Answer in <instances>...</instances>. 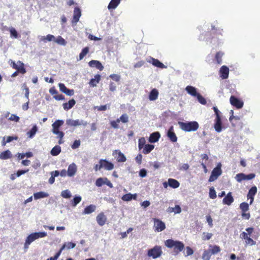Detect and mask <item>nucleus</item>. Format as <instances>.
Here are the masks:
<instances>
[{"instance_id":"nucleus-1","label":"nucleus","mask_w":260,"mask_h":260,"mask_svg":"<svg viewBox=\"0 0 260 260\" xmlns=\"http://www.w3.org/2000/svg\"><path fill=\"white\" fill-rule=\"evenodd\" d=\"M165 245L169 248H173L175 255L178 254L184 248V244L183 242L172 239H168L165 241Z\"/></svg>"},{"instance_id":"nucleus-2","label":"nucleus","mask_w":260,"mask_h":260,"mask_svg":"<svg viewBox=\"0 0 260 260\" xmlns=\"http://www.w3.org/2000/svg\"><path fill=\"white\" fill-rule=\"evenodd\" d=\"M181 129L185 132H191L197 131L199 127V123L195 121L190 122H179Z\"/></svg>"},{"instance_id":"nucleus-3","label":"nucleus","mask_w":260,"mask_h":260,"mask_svg":"<svg viewBox=\"0 0 260 260\" xmlns=\"http://www.w3.org/2000/svg\"><path fill=\"white\" fill-rule=\"evenodd\" d=\"M47 236V233L45 232H36L30 234L26 239L24 247L27 248L28 245L33 241L40 238H43Z\"/></svg>"},{"instance_id":"nucleus-4","label":"nucleus","mask_w":260,"mask_h":260,"mask_svg":"<svg viewBox=\"0 0 260 260\" xmlns=\"http://www.w3.org/2000/svg\"><path fill=\"white\" fill-rule=\"evenodd\" d=\"M11 62L10 65L12 68L16 70V71L19 74H24L26 73V70L25 68L24 64L22 61L18 60L17 63H16L14 61L10 60L9 62Z\"/></svg>"},{"instance_id":"nucleus-5","label":"nucleus","mask_w":260,"mask_h":260,"mask_svg":"<svg viewBox=\"0 0 260 260\" xmlns=\"http://www.w3.org/2000/svg\"><path fill=\"white\" fill-rule=\"evenodd\" d=\"M162 253V251L161 246L156 245L148 250L147 255L155 259L160 257Z\"/></svg>"},{"instance_id":"nucleus-6","label":"nucleus","mask_w":260,"mask_h":260,"mask_svg":"<svg viewBox=\"0 0 260 260\" xmlns=\"http://www.w3.org/2000/svg\"><path fill=\"white\" fill-rule=\"evenodd\" d=\"M221 165L219 164L212 171L211 174L209 177V181L213 182L216 180L222 174Z\"/></svg>"},{"instance_id":"nucleus-7","label":"nucleus","mask_w":260,"mask_h":260,"mask_svg":"<svg viewBox=\"0 0 260 260\" xmlns=\"http://www.w3.org/2000/svg\"><path fill=\"white\" fill-rule=\"evenodd\" d=\"M255 176L253 173H251L248 175H245L244 173H241L237 174L235 176V179L238 182H241L243 180H249L252 179Z\"/></svg>"},{"instance_id":"nucleus-8","label":"nucleus","mask_w":260,"mask_h":260,"mask_svg":"<svg viewBox=\"0 0 260 260\" xmlns=\"http://www.w3.org/2000/svg\"><path fill=\"white\" fill-rule=\"evenodd\" d=\"M153 229L155 232H159L164 231L166 229L165 222L157 218H154Z\"/></svg>"},{"instance_id":"nucleus-9","label":"nucleus","mask_w":260,"mask_h":260,"mask_svg":"<svg viewBox=\"0 0 260 260\" xmlns=\"http://www.w3.org/2000/svg\"><path fill=\"white\" fill-rule=\"evenodd\" d=\"M66 124L69 126H77L83 125V126H86L87 122L83 120H80L79 119L73 120L72 119H67L66 121Z\"/></svg>"},{"instance_id":"nucleus-10","label":"nucleus","mask_w":260,"mask_h":260,"mask_svg":"<svg viewBox=\"0 0 260 260\" xmlns=\"http://www.w3.org/2000/svg\"><path fill=\"white\" fill-rule=\"evenodd\" d=\"M104 184H106L110 188L113 187L112 183L109 181L107 178H99L95 181V185L98 187H101Z\"/></svg>"},{"instance_id":"nucleus-11","label":"nucleus","mask_w":260,"mask_h":260,"mask_svg":"<svg viewBox=\"0 0 260 260\" xmlns=\"http://www.w3.org/2000/svg\"><path fill=\"white\" fill-rule=\"evenodd\" d=\"M230 102L232 106L237 109H241L243 106V102L234 95L230 97Z\"/></svg>"},{"instance_id":"nucleus-12","label":"nucleus","mask_w":260,"mask_h":260,"mask_svg":"<svg viewBox=\"0 0 260 260\" xmlns=\"http://www.w3.org/2000/svg\"><path fill=\"white\" fill-rule=\"evenodd\" d=\"M113 155L116 158L117 162H125L126 160L125 155L119 150H114Z\"/></svg>"},{"instance_id":"nucleus-13","label":"nucleus","mask_w":260,"mask_h":260,"mask_svg":"<svg viewBox=\"0 0 260 260\" xmlns=\"http://www.w3.org/2000/svg\"><path fill=\"white\" fill-rule=\"evenodd\" d=\"M99 162L101 163L102 168H104L106 170L110 171L114 169V165L106 159H100Z\"/></svg>"},{"instance_id":"nucleus-14","label":"nucleus","mask_w":260,"mask_h":260,"mask_svg":"<svg viewBox=\"0 0 260 260\" xmlns=\"http://www.w3.org/2000/svg\"><path fill=\"white\" fill-rule=\"evenodd\" d=\"M96 220L99 225L103 226L106 223L107 218L104 212H101L97 215Z\"/></svg>"},{"instance_id":"nucleus-15","label":"nucleus","mask_w":260,"mask_h":260,"mask_svg":"<svg viewBox=\"0 0 260 260\" xmlns=\"http://www.w3.org/2000/svg\"><path fill=\"white\" fill-rule=\"evenodd\" d=\"M257 192V187L255 186H252L248 191L247 195V199H250L249 204L251 205L254 201V196Z\"/></svg>"},{"instance_id":"nucleus-16","label":"nucleus","mask_w":260,"mask_h":260,"mask_svg":"<svg viewBox=\"0 0 260 260\" xmlns=\"http://www.w3.org/2000/svg\"><path fill=\"white\" fill-rule=\"evenodd\" d=\"M234 199L232 196V193L231 192H229L223 199L222 203L224 205L230 206L234 202Z\"/></svg>"},{"instance_id":"nucleus-17","label":"nucleus","mask_w":260,"mask_h":260,"mask_svg":"<svg viewBox=\"0 0 260 260\" xmlns=\"http://www.w3.org/2000/svg\"><path fill=\"white\" fill-rule=\"evenodd\" d=\"M220 77L223 79H226L229 77V69L225 66H222L219 70Z\"/></svg>"},{"instance_id":"nucleus-18","label":"nucleus","mask_w":260,"mask_h":260,"mask_svg":"<svg viewBox=\"0 0 260 260\" xmlns=\"http://www.w3.org/2000/svg\"><path fill=\"white\" fill-rule=\"evenodd\" d=\"M81 15V10L78 7H75L74 10V15L72 20V23L76 24L79 20Z\"/></svg>"},{"instance_id":"nucleus-19","label":"nucleus","mask_w":260,"mask_h":260,"mask_svg":"<svg viewBox=\"0 0 260 260\" xmlns=\"http://www.w3.org/2000/svg\"><path fill=\"white\" fill-rule=\"evenodd\" d=\"M89 66L91 68H96L100 71L104 69V67L100 61L92 60L88 62Z\"/></svg>"},{"instance_id":"nucleus-20","label":"nucleus","mask_w":260,"mask_h":260,"mask_svg":"<svg viewBox=\"0 0 260 260\" xmlns=\"http://www.w3.org/2000/svg\"><path fill=\"white\" fill-rule=\"evenodd\" d=\"M246 231L247 233L243 232L240 234V238L245 240V241H246L250 237L248 236H250L251 234L253 232L254 228L252 227L248 228L246 229Z\"/></svg>"},{"instance_id":"nucleus-21","label":"nucleus","mask_w":260,"mask_h":260,"mask_svg":"<svg viewBox=\"0 0 260 260\" xmlns=\"http://www.w3.org/2000/svg\"><path fill=\"white\" fill-rule=\"evenodd\" d=\"M214 127L215 128V130L217 133H220L221 132L222 127L221 117H218L217 118H215Z\"/></svg>"},{"instance_id":"nucleus-22","label":"nucleus","mask_w":260,"mask_h":260,"mask_svg":"<svg viewBox=\"0 0 260 260\" xmlns=\"http://www.w3.org/2000/svg\"><path fill=\"white\" fill-rule=\"evenodd\" d=\"M167 136L172 142H176L177 141V137L173 131V126H172L169 129L167 133Z\"/></svg>"},{"instance_id":"nucleus-23","label":"nucleus","mask_w":260,"mask_h":260,"mask_svg":"<svg viewBox=\"0 0 260 260\" xmlns=\"http://www.w3.org/2000/svg\"><path fill=\"white\" fill-rule=\"evenodd\" d=\"M149 63H152L154 66L160 69L166 68V66H165L162 62H161L158 59L150 57V60L148 61Z\"/></svg>"},{"instance_id":"nucleus-24","label":"nucleus","mask_w":260,"mask_h":260,"mask_svg":"<svg viewBox=\"0 0 260 260\" xmlns=\"http://www.w3.org/2000/svg\"><path fill=\"white\" fill-rule=\"evenodd\" d=\"M68 176L69 177L73 176L77 172V167L74 163L69 165L68 169Z\"/></svg>"},{"instance_id":"nucleus-25","label":"nucleus","mask_w":260,"mask_h":260,"mask_svg":"<svg viewBox=\"0 0 260 260\" xmlns=\"http://www.w3.org/2000/svg\"><path fill=\"white\" fill-rule=\"evenodd\" d=\"M160 137V135L159 132H154L150 134L149 141L150 143H155L158 141Z\"/></svg>"},{"instance_id":"nucleus-26","label":"nucleus","mask_w":260,"mask_h":260,"mask_svg":"<svg viewBox=\"0 0 260 260\" xmlns=\"http://www.w3.org/2000/svg\"><path fill=\"white\" fill-rule=\"evenodd\" d=\"M76 104V101L74 99L69 100L68 103H65L62 104L63 108L64 110L68 111Z\"/></svg>"},{"instance_id":"nucleus-27","label":"nucleus","mask_w":260,"mask_h":260,"mask_svg":"<svg viewBox=\"0 0 260 260\" xmlns=\"http://www.w3.org/2000/svg\"><path fill=\"white\" fill-rule=\"evenodd\" d=\"M185 90L188 94L194 97H196L198 93L197 89L194 87L190 85L187 86L185 88Z\"/></svg>"},{"instance_id":"nucleus-28","label":"nucleus","mask_w":260,"mask_h":260,"mask_svg":"<svg viewBox=\"0 0 260 260\" xmlns=\"http://www.w3.org/2000/svg\"><path fill=\"white\" fill-rule=\"evenodd\" d=\"M12 157V153L9 150H7L0 153V159L2 160L8 159Z\"/></svg>"},{"instance_id":"nucleus-29","label":"nucleus","mask_w":260,"mask_h":260,"mask_svg":"<svg viewBox=\"0 0 260 260\" xmlns=\"http://www.w3.org/2000/svg\"><path fill=\"white\" fill-rule=\"evenodd\" d=\"M101 75L99 74L95 75L94 78H92L89 81V85L92 87L96 86L101 80Z\"/></svg>"},{"instance_id":"nucleus-30","label":"nucleus","mask_w":260,"mask_h":260,"mask_svg":"<svg viewBox=\"0 0 260 260\" xmlns=\"http://www.w3.org/2000/svg\"><path fill=\"white\" fill-rule=\"evenodd\" d=\"M169 186L173 188H177L180 185V183L176 179L169 178L168 179Z\"/></svg>"},{"instance_id":"nucleus-31","label":"nucleus","mask_w":260,"mask_h":260,"mask_svg":"<svg viewBox=\"0 0 260 260\" xmlns=\"http://www.w3.org/2000/svg\"><path fill=\"white\" fill-rule=\"evenodd\" d=\"M121 0H111L109 3L108 8L109 10L115 9L120 4Z\"/></svg>"},{"instance_id":"nucleus-32","label":"nucleus","mask_w":260,"mask_h":260,"mask_svg":"<svg viewBox=\"0 0 260 260\" xmlns=\"http://www.w3.org/2000/svg\"><path fill=\"white\" fill-rule=\"evenodd\" d=\"M158 92L156 89H153L149 95V99L150 101H154L158 98Z\"/></svg>"},{"instance_id":"nucleus-33","label":"nucleus","mask_w":260,"mask_h":260,"mask_svg":"<svg viewBox=\"0 0 260 260\" xmlns=\"http://www.w3.org/2000/svg\"><path fill=\"white\" fill-rule=\"evenodd\" d=\"M49 196L48 193L40 191L34 194V197L35 200H38L41 198H46Z\"/></svg>"},{"instance_id":"nucleus-34","label":"nucleus","mask_w":260,"mask_h":260,"mask_svg":"<svg viewBox=\"0 0 260 260\" xmlns=\"http://www.w3.org/2000/svg\"><path fill=\"white\" fill-rule=\"evenodd\" d=\"M154 148V146L152 144H146L143 148V150L142 152L147 154L149 153Z\"/></svg>"},{"instance_id":"nucleus-35","label":"nucleus","mask_w":260,"mask_h":260,"mask_svg":"<svg viewBox=\"0 0 260 260\" xmlns=\"http://www.w3.org/2000/svg\"><path fill=\"white\" fill-rule=\"evenodd\" d=\"M96 209V206L94 205H90L85 208L83 213L84 214H89L94 212Z\"/></svg>"},{"instance_id":"nucleus-36","label":"nucleus","mask_w":260,"mask_h":260,"mask_svg":"<svg viewBox=\"0 0 260 260\" xmlns=\"http://www.w3.org/2000/svg\"><path fill=\"white\" fill-rule=\"evenodd\" d=\"M61 150L60 146L56 145L51 149L50 153L52 156H57L60 153Z\"/></svg>"},{"instance_id":"nucleus-37","label":"nucleus","mask_w":260,"mask_h":260,"mask_svg":"<svg viewBox=\"0 0 260 260\" xmlns=\"http://www.w3.org/2000/svg\"><path fill=\"white\" fill-rule=\"evenodd\" d=\"M137 198L136 194H132L130 193L124 194L122 197V200L124 201H129L132 200L133 199H136Z\"/></svg>"},{"instance_id":"nucleus-38","label":"nucleus","mask_w":260,"mask_h":260,"mask_svg":"<svg viewBox=\"0 0 260 260\" xmlns=\"http://www.w3.org/2000/svg\"><path fill=\"white\" fill-rule=\"evenodd\" d=\"M41 40L42 41H43L44 42L46 43L47 41L51 42V41H54L55 40V37L52 35L49 34L47 35L46 36H43L42 37Z\"/></svg>"},{"instance_id":"nucleus-39","label":"nucleus","mask_w":260,"mask_h":260,"mask_svg":"<svg viewBox=\"0 0 260 260\" xmlns=\"http://www.w3.org/2000/svg\"><path fill=\"white\" fill-rule=\"evenodd\" d=\"M223 55V53L221 51L216 53L215 56V60L217 64H220L222 63V57Z\"/></svg>"},{"instance_id":"nucleus-40","label":"nucleus","mask_w":260,"mask_h":260,"mask_svg":"<svg viewBox=\"0 0 260 260\" xmlns=\"http://www.w3.org/2000/svg\"><path fill=\"white\" fill-rule=\"evenodd\" d=\"M37 131L38 127L37 125H34L31 129L27 133V135L29 138H32L35 135Z\"/></svg>"},{"instance_id":"nucleus-41","label":"nucleus","mask_w":260,"mask_h":260,"mask_svg":"<svg viewBox=\"0 0 260 260\" xmlns=\"http://www.w3.org/2000/svg\"><path fill=\"white\" fill-rule=\"evenodd\" d=\"M89 48L88 47H84L81 51V53L79 54V60H82L84 56L86 55V54L89 52Z\"/></svg>"},{"instance_id":"nucleus-42","label":"nucleus","mask_w":260,"mask_h":260,"mask_svg":"<svg viewBox=\"0 0 260 260\" xmlns=\"http://www.w3.org/2000/svg\"><path fill=\"white\" fill-rule=\"evenodd\" d=\"M66 245H63L60 250L55 254L53 257H50L46 260H56L60 255L62 251L65 248Z\"/></svg>"},{"instance_id":"nucleus-43","label":"nucleus","mask_w":260,"mask_h":260,"mask_svg":"<svg viewBox=\"0 0 260 260\" xmlns=\"http://www.w3.org/2000/svg\"><path fill=\"white\" fill-rule=\"evenodd\" d=\"M212 254L209 250H205L202 255V258L204 260H209L210 259Z\"/></svg>"},{"instance_id":"nucleus-44","label":"nucleus","mask_w":260,"mask_h":260,"mask_svg":"<svg viewBox=\"0 0 260 260\" xmlns=\"http://www.w3.org/2000/svg\"><path fill=\"white\" fill-rule=\"evenodd\" d=\"M54 42L62 45H65L66 44V41L61 36H59L56 38H55Z\"/></svg>"},{"instance_id":"nucleus-45","label":"nucleus","mask_w":260,"mask_h":260,"mask_svg":"<svg viewBox=\"0 0 260 260\" xmlns=\"http://www.w3.org/2000/svg\"><path fill=\"white\" fill-rule=\"evenodd\" d=\"M146 140L145 138L142 137L139 139L138 141V148L139 150H141L144 146L146 145Z\"/></svg>"},{"instance_id":"nucleus-46","label":"nucleus","mask_w":260,"mask_h":260,"mask_svg":"<svg viewBox=\"0 0 260 260\" xmlns=\"http://www.w3.org/2000/svg\"><path fill=\"white\" fill-rule=\"evenodd\" d=\"M81 197L80 196H76L74 198L73 200L71 201V204L73 207L77 206L81 201Z\"/></svg>"},{"instance_id":"nucleus-47","label":"nucleus","mask_w":260,"mask_h":260,"mask_svg":"<svg viewBox=\"0 0 260 260\" xmlns=\"http://www.w3.org/2000/svg\"><path fill=\"white\" fill-rule=\"evenodd\" d=\"M240 209L241 210L242 212H247L249 209V205L248 203L245 202H243L240 205Z\"/></svg>"},{"instance_id":"nucleus-48","label":"nucleus","mask_w":260,"mask_h":260,"mask_svg":"<svg viewBox=\"0 0 260 260\" xmlns=\"http://www.w3.org/2000/svg\"><path fill=\"white\" fill-rule=\"evenodd\" d=\"M210 247H211V246ZM209 250L210 251V252L212 254H215L220 251V248L219 246L217 245H214L212 246V248Z\"/></svg>"},{"instance_id":"nucleus-49","label":"nucleus","mask_w":260,"mask_h":260,"mask_svg":"<svg viewBox=\"0 0 260 260\" xmlns=\"http://www.w3.org/2000/svg\"><path fill=\"white\" fill-rule=\"evenodd\" d=\"M198 101L202 105H205L207 103L206 99L199 93L196 96Z\"/></svg>"},{"instance_id":"nucleus-50","label":"nucleus","mask_w":260,"mask_h":260,"mask_svg":"<svg viewBox=\"0 0 260 260\" xmlns=\"http://www.w3.org/2000/svg\"><path fill=\"white\" fill-rule=\"evenodd\" d=\"M209 197L212 199H215L217 197L216 192L213 187H211L210 188Z\"/></svg>"},{"instance_id":"nucleus-51","label":"nucleus","mask_w":260,"mask_h":260,"mask_svg":"<svg viewBox=\"0 0 260 260\" xmlns=\"http://www.w3.org/2000/svg\"><path fill=\"white\" fill-rule=\"evenodd\" d=\"M63 124V121L62 120H57L52 124L53 128H59Z\"/></svg>"},{"instance_id":"nucleus-52","label":"nucleus","mask_w":260,"mask_h":260,"mask_svg":"<svg viewBox=\"0 0 260 260\" xmlns=\"http://www.w3.org/2000/svg\"><path fill=\"white\" fill-rule=\"evenodd\" d=\"M213 234L212 233H208L204 232L202 235V239L204 241L208 240L211 238Z\"/></svg>"},{"instance_id":"nucleus-53","label":"nucleus","mask_w":260,"mask_h":260,"mask_svg":"<svg viewBox=\"0 0 260 260\" xmlns=\"http://www.w3.org/2000/svg\"><path fill=\"white\" fill-rule=\"evenodd\" d=\"M61 196L66 199H69L71 197V192L69 190H65L61 192Z\"/></svg>"},{"instance_id":"nucleus-54","label":"nucleus","mask_w":260,"mask_h":260,"mask_svg":"<svg viewBox=\"0 0 260 260\" xmlns=\"http://www.w3.org/2000/svg\"><path fill=\"white\" fill-rule=\"evenodd\" d=\"M10 32V36L11 37H14V38H18V34L17 31L16 30V29L12 27L9 30Z\"/></svg>"},{"instance_id":"nucleus-55","label":"nucleus","mask_w":260,"mask_h":260,"mask_svg":"<svg viewBox=\"0 0 260 260\" xmlns=\"http://www.w3.org/2000/svg\"><path fill=\"white\" fill-rule=\"evenodd\" d=\"M109 77L116 82H119L120 80V76L118 74H113L109 76Z\"/></svg>"},{"instance_id":"nucleus-56","label":"nucleus","mask_w":260,"mask_h":260,"mask_svg":"<svg viewBox=\"0 0 260 260\" xmlns=\"http://www.w3.org/2000/svg\"><path fill=\"white\" fill-rule=\"evenodd\" d=\"M120 121H121L123 123H127L128 121V117L127 114H122L120 118Z\"/></svg>"},{"instance_id":"nucleus-57","label":"nucleus","mask_w":260,"mask_h":260,"mask_svg":"<svg viewBox=\"0 0 260 260\" xmlns=\"http://www.w3.org/2000/svg\"><path fill=\"white\" fill-rule=\"evenodd\" d=\"M18 138L17 137H12V136H8L7 138V140L6 142H3L2 143V145L3 146H5L7 143H10L11 142V141H12L13 140H17Z\"/></svg>"},{"instance_id":"nucleus-58","label":"nucleus","mask_w":260,"mask_h":260,"mask_svg":"<svg viewBox=\"0 0 260 260\" xmlns=\"http://www.w3.org/2000/svg\"><path fill=\"white\" fill-rule=\"evenodd\" d=\"M119 122H120V119H117L116 120H115V121L113 120V121H111L110 124L112 127H113L114 128H118V123H119Z\"/></svg>"},{"instance_id":"nucleus-59","label":"nucleus","mask_w":260,"mask_h":260,"mask_svg":"<svg viewBox=\"0 0 260 260\" xmlns=\"http://www.w3.org/2000/svg\"><path fill=\"white\" fill-rule=\"evenodd\" d=\"M186 254H185V256L191 255L193 253V250H192V249L191 247H190L189 246H187L186 247Z\"/></svg>"},{"instance_id":"nucleus-60","label":"nucleus","mask_w":260,"mask_h":260,"mask_svg":"<svg viewBox=\"0 0 260 260\" xmlns=\"http://www.w3.org/2000/svg\"><path fill=\"white\" fill-rule=\"evenodd\" d=\"M19 119L20 118L19 116H17L15 114H12L10 117L9 118V120L15 122H18L19 121Z\"/></svg>"},{"instance_id":"nucleus-61","label":"nucleus","mask_w":260,"mask_h":260,"mask_svg":"<svg viewBox=\"0 0 260 260\" xmlns=\"http://www.w3.org/2000/svg\"><path fill=\"white\" fill-rule=\"evenodd\" d=\"M256 244V242L250 237H249L246 241H245V244L249 245H254Z\"/></svg>"},{"instance_id":"nucleus-62","label":"nucleus","mask_w":260,"mask_h":260,"mask_svg":"<svg viewBox=\"0 0 260 260\" xmlns=\"http://www.w3.org/2000/svg\"><path fill=\"white\" fill-rule=\"evenodd\" d=\"M80 145V140H75L72 145V148L73 149L78 148Z\"/></svg>"},{"instance_id":"nucleus-63","label":"nucleus","mask_w":260,"mask_h":260,"mask_svg":"<svg viewBox=\"0 0 260 260\" xmlns=\"http://www.w3.org/2000/svg\"><path fill=\"white\" fill-rule=\"evenodd\" d=\"M53 98L57 101H62L65 99L64 96L62 94H56L53 96Z\"/></svg>"},{"instance_id":"nucleus-64","label":"nucleus","mask_w":260,"mask_h":260,"mask_svg":"<svg viewBox=\"0 0 260 260\" xmlns=\"http://www.w3.org/2000/svg\"><path fill=\"white\" fill-rule=\"evenodd\" d=\"M60 90L64 93L66 90L68 89L63 83H60L58 84Z\"/></svg>"}]
</instances>
